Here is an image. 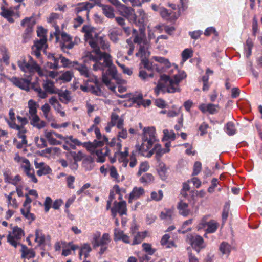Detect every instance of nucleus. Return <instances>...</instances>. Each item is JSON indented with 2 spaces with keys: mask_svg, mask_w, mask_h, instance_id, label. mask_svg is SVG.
Segmentation results:
<instances>
[{
  "mask_svg": "<svg viewBox=\"0 0 262 262\" xmlns=\"http://www.w3.org/2000/svg\"><path fill=\"white\" fill-rule=\"evenodd\" d=\"M49 103L53 106L54 109L57 111H60V109L61 108V105L59 103V101L57 99V98L53 96L49 99Z\"/></svg>",
  "mask_w": 262,
  "mask_h": 262,
  "instance_id": "obj_54",
  "label": "nucleus"
},
{
  "mask_svg": "<svg viewBox=\"0 0 262 262\" xmlns=\"http://www.w3.org/2000/svg\"><path fill=\"white\" fill-rule=\"evenodd\" d=\"M52 171L49 166L45 165L42 168L37 171V174L38 176L49 174Z\"/></svg>",
  "mask_w": 262,
  "mask_h": 262,
  "instance_id": "obj_55",
  "label": "nucleus"
},
{
  "mask_svg": "<svg viewBox=\"0 0 262 262\" xmlns=\"http://www.w3.org/2000/svg\"><path fill=\"white\" fill-rule=\"evenodd\" d=\"M193 56V51L191 49L187 48L184 50L182 53V60L186 61Z\"/></svg>",
  "mask_w": 262,
  "mask_h": 262,
  "instance_id": "obj_52",
  "label": "nucleus"
},
{
  "mask_svg": "<svg viewBox=\"0 0 262 262\" xmlns=\"http://www.w3.org/2000/svg\"><path fill=\"white\" fill-rule=\"evenodd\" d=\"M220 250L223 254H229L231 251V246L226 242H223L220 247Z\"/></svg>",
  "mask_w": 262,
  "mask_h": 262,
  "instance_id": "obj_51",
  "label": "nucleus"
},
{
  "mask_svg": "<svg viewBox=\"0 0 262 262\" xmlns=\"http://www.w3.org/2000/svg\"><path fill=\"white\" fill-rule=\"evenodd\" d=\"M118 11L120 15L127 19L129 21L137 24V16L135 10L130 7H127L125 5H121V7Z\"/></svg>",
  "mask_w": 262,
  "mask_h": 262,
  "instance_id": "obj_11",
  "label": "nucleus"
},
{
  "mask_svg": "<svg viewBox=\"0 0 262 262\" xmlns=\"http://www.w3.org/2000/svg\"><path fill=\"white\" fill-rule=\"evenodd\" d=\"M199 108L204 113L208 112L210 114H214L218 112L219 106L212 103L201 104Z\"/></svg>",
  "mask_w": 262,
  "mask_h": 262,
  "instance_id": "obj_21",
  "label": "nucleus"
},
{
  "mask_svg": "<svg viewBox=\"0 0 262 262\" xmlns=\"http://www.w3.org/2000/svg\"><path fill=\"white\" fill-rule=\"evenodd\" d=\"M71 154L74 159V162L76 163L78 161H81L84 157L83 154L80 151H78L77 153L75 151L71 152Z\"/></svg>",
  "mask_w": 262,
  "mask_h": 262,
  "instance_id": "obj_64",
  "label": "nucleus"
},
{
  "mask_svg": "<svg viewBox=\"0 0 262 262\" xmlns=\"http://www.w3.org/2000/svg\"><path fill=\"white\" fill-rule=\"evenodd\" d=\"M111 239L108 233H104L102 237L100 238V233L98 232L93 235L92 243L94 248L100 246L107 245L110 242Z\"/></svg>",
  "mask_w": 262,
  "mask_h": 262,
  "instance_id": "obj_14",
  "label": "nucleus"
},
{
  "mask_svg": "<svg viewBox=\"0 0 262 262\" xmlns=\"http://www.w3.org/2000/svg\"><path fill=\"white\" fill-rule=\"evenodd\" d=\"M73 68L77 70L81 75L89 78V79H91L93 76H91V72L85 65L80 64L77 61H74L73 63Z\"/></svg>",
  "mask_w": 262,
  "mask_h": 262,
  "instance_id": "obj_17",
  "label": "nucleus"
},
{
  "mask_svg": "<svg viewBox=\"0 0 262 262\" xmlns=\"http://www.w3.org/2000/svg\"><path fill=\"white\" fill-rule=\"evenodd\" d=\"M113 207L116 208L120 215L126 214V202L124 201H122L119 202H117L116 201H114Z\"/></svg>",
  "mask_w": 262,
  "mask_h": 262,
  "instance_id": "obj_26",
  "label": "nucleus"
},
{
  "mask_svg": "<svg viewBox=\"0 0 262 262\" xmlns=\"http://www.w3.org/2000/svg\"><path fill=\"white\" fill-rule=\"evenodd\" d=\"M22 246V257L28 258H33L35 257V252L30 249H28L27 247L23 245Z\"/></svg>",
  "mask_w": 262,
  "mask_h": 262,
  "instance_id": "obj_45",
  "label": "nucleus"
},
{
  "mask_svg": "<svg viewBox=\"0 0 262 262\" xmlns=\"http://www.w3.org/2000/svg\"><path fill=\"white\" fill-rule=\"evenodd\" d=\"M230 211V204L229 202H226L224 206L223 212H222V220L223 223H224L229 215Z\"/></svg>",
  "mask_w": 262,
  "mask_h": 262,
  "instance_id": "obj_50",
  "label": "nucleus"
},
{
  "mask_svg": "<svg viewBox=\"0 0 262 262\" xmlns=\"http://www.w3.org/2000/svg\"><path fill=\"white\" fill-rule=\"evenodd\" d=\"M136 15L137 16V24L142 25L147 20V14L141 8L137 10Z\"/></svg>",
  "mask_w": 262,
  "mask_h": 262,
  "instance_id": "obj_32",
  "label": "nucleus"
},
{
  "mask_svg": "<svg viewBox=\"0 0 262 262\" xmlns=\"http://www.w3.org/2000/svg\"><path fill=\"white\" fill-rule=\"evenodd\" d=\"M13 143L16 145L18 149H21L26 147L28 144L27 140H21V142H19L16 139H13Z\"/></svg>",
  "mask_w": 262,
  "mask_h": 262,
  "instance_id": "obj_62",
  "label": "nucleus"
},
{
  "mask_svg": "<svg viewBox=\"0 0 262 262\" xmlns=\"http://www.w3.org/2000/svg\"><path fill=\"white\" fill-rule=\"evenodd\" d=\"M139 31L140 33L137 34L135 36L134 42L139 45H141L142 43L145 44V29L143 27L140 28Z\"/></svg>",
  "mask_w": 262,
  "mask_h": 262,
  "instance_id": "obj_31",
  "label": "nucleus"
},
{
  "mask_svg": "<svg viewBox=\"0 0 262 262\" xmlns=\"http://www.w3.org/2000/svg\"><path fill=\"white\" fill-rule=\"evenodd\" d=\"M253 43L251 39L248 38L244 47L245 53L246 57L248 58L251 54Z\"/></svg>",
  "mask_w": 262,
  "mask_h": 262,
  "instance_id": "obj_43",
  "label": "nucleus"
},
{
  "mask_svg": "<svg viewBox=\"0 0 262 262\" xmlns=\"http://www.w3.org/2000/svg\"><path fill=\"white\" fill-rule=\"evenodd\" d=\"M31 80L29 77L28 78H21L16 77H12L9 78V81L15 86L27 92L29 91L31 85Z\"/></svg>",
  "mask_w": 262,
  "mask_h": 262,
  "instance_id": "obj_12",
  "label": "nucleus"
},
{
  "mask_svg": "<svg viewBox=\"0 0 262 262\" xmlns=\"http://www.w3.org/2000/svg\"><path fill=\"white\" fill-rule=\"evenodd\" d=\"M59 97V100L63 103H68L71 99L70 96V93L69 91L66 90L64 91H61L58 93Z\"/></svg>",
  "mask_w": 262,
  "mask_h": 262,
  "instance_id": "obj_39",
  "label": "nucleus"
},
{
  "mask_svg": "<svg viewBox=\"0 0 262 262\" xmlns=\"http://www.w3.org/2000/svg\"><path fill=\"white\" fill-rule=\"evenodd\" d=\"M48 58L50 60L47 62V67L50 69L56 70L58 69L59 58L61 55H55L54 54L49 53L47 55Z\"/></svg>",
  "mask_w": 262,
  "mask_h": 262,
  "instance_id": "obj_19",
  "label": "nucleus"
},
{
  "mask_svg": "<svg viewBox=\"0 0 262 262\" xmlns=\"http://www.w3.org/2000/svg\"><path fill=\"white\" fill-rule=\"evenodd\" d=\"M186 77V74L183 71H179L178 74H175L173 78L166 75H162L157 86L155 88L156 94L158 95L160 93H173L180 92L179 83Z\"/></svg>",
  "mask_w": 262,
  "mask_h": 262,
  "instance_id": "obj_2",
  "label": "nucleus"
},
{
  "mask_svg": "<svg viewBox=\"0 0 262 262\" xmlns=\"http://www.w3.org/2000/svg\"><path fill=\"white\" fill-rule=\"evenodd\" d=\"M72 76V72L70 71H68L62 74L60 76V79L66 82H69L71 80Z\"/></svg>",
  "mask_w": 262,
  "mask_h": 262,
  "instance_id": "obj_61",
  "label": "nucleus"
},
{
  "mask_svg": "<svg viewBox=\"0 0 262 262\" xmlns=\"http://www.w3.org/2000/svg\"><path fill=\"white\" fill-rule=\"evenodd\" d=\"M224 129L226 133L229 136H232L236 132L235 125L232 122H228L225 125Z\"/></svg>",
  "mask_w": 262,
  "mask_h": 262,
  "instance_id": "obj_44",
  "label": "nucleus"
},
{
  "mask_svg": "<svg viewBox=\"0 0 262 262\" xmlns=\"http://www.w3.org/2000/svg\"><path fill=\"white\" fill-rule=\"evenodd\" d=\"M93 7V5L87 2L77 4L74 9L77 17L74 19L75 28H77L83 22V16H88L89 12Z\"/></svg>",
  "mask_w": 262,
  "mask_h": 262,
  "instance_id": "obj_7",
  "label": "nucleus"
},
{
  "mask_svg": "<svg viewBox=\"0 0 262 262\" xmlns=\"http://www.w3.org/2000/svg\"><path fill=\"white\" fill-rule=\"evenodd\" d=\"M61 38L64 41V43L62 46V48L63 50L64 48L72 49L74 46V43L72 42L71 40V38L69 35L65 33L61 34Z\"/></svg>",
  "mask_w": 262,
  "mask_h": 262,
  "instance_id": "obj_35",
  "label": "nucleus"
},
{
  "mask_svg": "<svg viewBox=\"0 0 262 262\" xmlns=\"http://www.w3.org/2000/svg\"><path fill=\"white\" fill-rule=\"evenodd\" d=\"M178 209L179 210V213L183 216H187L190 213V210L188 208V204L182 201L179 203Z\"/></svg>",
  "mask_w": 262,
  "mask_h": 262,
  "instance_id": "obj_29",
  "label": "nucleus"
},
{
  "mask_svg": "<svg viewBox=\"0 0 262 262\" xmlns=\"http://www.w3.org/2000/svg\"><path fill=\"white\" fill-rule=\"evenodd\" d=\"M30 119V124L34 127L38 129H41L45 127L46 122L40 120L39 117L37 114L31 115L29 116Z\"/></svg>",
  "mask_w": 262,
  "mask_h": 262,
  "instance_id": "obj_22",
  "label": "nucleus"
},
{
  "mask_svg": "<svg viewBox=\"0 0 262 262\" xmlns=\"http://www.w3.org/2000/svg\"><path fill=\"white\" fill-rule=\"evenodd\" d=\"M45 135L50 144L52 145H60L62 143L61 141L56 140V138L60 139L67 144H69L73 149H75L76 145H80L81 144V143L78 139L73 138V136L64 137L61 134H58L55 131H46Z\"/></svg>",
  "mask_w": 262,
  "mask_h": 262,
  "instance_id": "obj_5",
  "label": "nucleus"
},
{
  "mask_svg": "<svg viewBox=\"0 0 262 262\" xmlns=\"http://www.w3.org/2000/svg\"><path fill=\"white\" fill-rule=\"evenodd\" d=\"M122 34L121 30L118 28H114L109 31L108 36L111 40L116 43L118 41L119 36Z\"/></svg>",
  "mask_w": 262,
  "mask_h": 262,
  "instance_id": "obj_30",
  "label": "nucleus"
},
{
  "mask_svg": "<svg viewBox=\"0 0 262 262\" xmlns=\"http://www.w3.org/2000/svg\"><path fill=\"white\" fill-rule=\"evenodd\" d=\"M59 60H61V63H62V66L64 67H69V68H73V63H74V61H70L68 58L62 56L61 55V57H60Z\"/></svg>",
  "mask_w": 262,
  "mask_h": 262,
  "instance_id": "obj_60",
  "label": "nucleus"
},
{
  "mask_svg": "<svg viewBox=\"0 0 262 262\" xmlns=\"http://www.w3.org/2000/svg\"><path fill=\"white\" fill-rule=\"evenodd\" d=\"M47 38L45 37L41 38L39 40H37L34 42V49L37 50L36 49H40L41 50H45L47 47Z\"/></svg>",
  "mask_w": 262,
  "mask_h": 262,
  "instance_id": "obj_42",
  "label": "nucleus"
},
{
  "mask_svg": "<svg viewBox=\"0 0 262 262\" xmlns=\"http://www.w3.org/2000/svg\"><path fill=\"white\" fill-rule=\"evenodd\" d=\"M9 119H6V121L9 127L11 128H17L18 125L15 123L16 118H15V114L14 112V110L11 108L9 110Z\"/></svg>",
  "mask_w": 262,
  "mask_h": 262,
  "instance_id": "obj_33",
  "label": "nucleus"
},
{
  "mask_svg": "<svg viewBox=\"0 0 262 262\" xmlns=\"http://www.w3.org/2000/svg\"><path fill=\"white\" fill-rule=\"evenodd\" d=\"M121 142V141H119V139L113 138L111 139V141L108 142V141L105 143H107V145L110 147H116V150H121L122 148Z\"/></svg>",
  "mask_w": 262,
  "mask_h": 262,
  "instance_id": "obj_47",
  "label": "nucleus"
},
{
  "mask_svg": "<svg viewBox=\"0 0 262 262\" xmlns=\"http://www.w3.org/2000/svg\"><path fill=\"white\" fill-rule=\"evenodd\" d=\"M128 149L127 147H125L123 152L121 150L117 149L115 152V157L119 162L122 163V166L124 167H126L128 163V160L127 159L128 155Z\"/></svg>",
  "mask_w": 262,
  "mask_h": 262,
  "instance_id": "obj_18",
  "label": "nucleus"
},
{
  "mask_svg": "<svg viewBox=\"0 0 262 262\" xmlns=\"http://www.w3.org/2000/svg\"><path fill=\"white\" fill-rule=\"evenodd\" d=\"M159 14L163 18L168 19L170 18L171 13L167 9L163 7V8L161 9Z\"/></svg>",
  "mask_w": 262,
  "mask_h": 262,
  "instance_id": "obj_63",
  "label": "nucleus"
},
{
  "mask_svg": "<svg viewBox=\"0 0 262 262\" xmlns=\"http://www.w3.org/2000/svg\"><path fill=\"white\" fill-rule=\"evenodd\" d=\"M28 60L25 58H21L17 62L20 69L25 73L32 74L37 72L39 76L43 75L42 71L39 66L36 62L31 56H28Z\"/></svg>",
  "mask_w": 262,
  "mask_h": 262,
  "instance_id": "obj_6",
  "label": "nucleus"
},
{
  "mask_svg": "<svg viewBox=\"0 0 262 262\" xmlns=\"http://www.w3.org/2000/svg\"><path fill=\"white\" fill-rule=\"evenodd\" d=\"M154 180V177L150 173H146L140 178V181L142 183H149L153 181Z\"/></svg>",
  "mask_w": 262,
  "mask_h": 262,
  "instance_id": "obj_58",
  "label": "nucleus"
},
{
  "mask_svg": "<svg viewBox=\"0 0 262 262\" xmlns=\"http://www.w3.org/2000/svg\"><path fill=\"white\" fill-rule=\"evenodd\" d=\"M38 104L34 100L31 99L28 102L29 113L30 116L37 114V107Z\"/></svg>",
  "mask_w": 262,
  "mask_h": 262,
  "instance_id": "obj_46",
  "label": "nucleus"
},
{
  "mask_svg": "<svg viewBox=\"0 0 262 262\" xmlns=\"http://www.w3.org/2000/svg\"><path fill=\"white\" fill-rule=\"evenodd\" d=\"M163 196V193L161 190H159L158 192L153 191L151 193V199L155 201H159L162 200Z\"/></svg>",
  "mask_w": 262,
  "mask_h": 262,
  "instance_id": "obj_56",
  "label": "nucleus"
},
{
  "mask_svg": "<svg viewBox=\"0 0 262 262\" xmlns=\"http://www.w3.org/2000/svg\"><path fill=\"white\" fill-rule=\"evenodd\" d=\"M186 242L191 245L192 248L199 253L201 249L204 248L203 238L200 235L190 234L187 235Z\"/></svg>",
  "mask_w": 262,
  "mask_h": 262,
  "instance_id": "obj_10",
  "label": "nucleus"
},
{
  "mask_svg": "<svg viewBox=\"0 0 262 262\" xmlns=\"http://www.w3.org/2000/svg\"><path fill=\"white\" fill-rule=\"evenodd\" d=\"M18 128H12V129L17 130L18 131L17 133V137L23 140H27L26 139V133L27 132L26 129L22 125H18Z\"/></svg>",
  "mask_w": 262,
  "mask_h": 262,
  "instance_id": "obj_48",
  "label": "nucleus"
},
{
  "mask_svg": "<svg viewBox=\"0 0 262 262\" xmlns=\"http://www.w3.org/2000/svg\"><path fill=\"white\" fill-rule=\"evenodd\" d=\"M95 134L97 139L93 142L85 143V146L89 150L96 154L98 162L103 163L105 161V157L108 155L110 150L107 147L101 150L96 149L103 146L108 141V138L101 135L98 127L95 128Z\"/></svg>",
  "mask_w": 262,
  "mask_h": 262,
  "instance_id": "obj_3",
  "label": "nucleus"
},
{
  "mask_svg": "<svg viewBox=\"0 0 262 262\" xmlns=\"http://www.w3.org/2000/svg\"><path fill=\"white\" fill-rule=\"evenodd\" d=\"M143 250L147 253L148 255H152L154 254L156 250L152 248L151 244L144 243L142 244Z\"/></svg>",
  "mask_w": 262,
  "mask_h": 262,
  "instance_id": "obj_53",
  "label": "nucleus"
},
{
  "mask_svg": "<svg viewBox=\"0 0 262 262\" xmlns=\"http://www.w3.org/2000/svg\"><path fill=\"white\" fill-rule=\"evenodd\" d=\"M173 209L165 208L162 211L160 215V217L161 220H164L167 222H170L173 218Z\"/></svg>",
  "mask_w": 262,
  "mask_h": 262,
  "instance_id": "obj_24",
  "label": "nucleus"
},
{
  "mask_svg": "<svg viewBox=\"0 0 262 262\" xmlns=\"http://www.w3.org/2000/svg\"><path fill=\"white\" fill-rule=\"evenodd\" d=\"M164 137L163 139L164 140H174L176 139V134L172 130H168V129H164L163 131Z\"/></svg>",
  "mask_w": 262,
  "mask_h": 262,
  "instance_id": "obj_49",
  "label": "nucleus"
},
{
  "mask_svg": "<svg viewBox=\"0 0 262 262\" xmlns=\"http://www.w3.org/2000/svg\"><path fill=\"white\" fill-rule=\"evenodd\" d=\"M200 225H201L202 227L206 226V232L209 233L215 232L219 225V223L214 220H210L208 222H205L204 221V217L202 219Z\"/></svg>",
  "mask_w": 262,
  "mask_h": 262,
  "instance_id": "obj_20",
  "label": "nucleus"
},
{
  "mask_svg": "<svg viewBox=\"0 0 262 262\" xmlns=\"http://www.w3.org/2000/svg\"><path fill=\"white\" fill-rule=\"evenodd\" d=\"M156 153V157L157 159H159L164 154L169 152L170 149L162 148L161 146L159 144H156L154 147Z\"/></svg>",
  "mask_w": 262,
  "mask_h": 262,
  "instance_id": "obj_40",
  "label": "nucleus"
},
{
  "mask_svg": "<svg viewBox=\"0 0 262 262\" xmlns=\"http://www.w3.org/2000/svg\"><path fill=\"white\" fill-rule=\"evenodd\" d=\"M35 241L38 243V245L40 246L43 244L45 242L46 237L42 231L40 229H37L35 230Z\"/></svg>",
  "mask_w": 262,
  "mask_h": 262,
  "instance_id": "obj_41",
  "label": "nucleus"
},
{
  "mask_svg": "<svg viewBox=\"0 0 262 262\" xmlns=\"http://www.w3.org/2000/svg\"><path fill=\"white\" fill-rule=\"evenodd\" d=\"M149 168V165L147 162H144L140 164L139 171L138 172V175L141 176V174L147 171Z\"/></svg>",
  "mask_w": 262,
  "mask_h": 262,
  "instance_id": "obj_59",
  "label": "nucleus"
},
{
  "mask_svg": "<svg viewBox=\"0 0 262 262\" xmlns=\"http://www.w3.org/2000/svg\"><path fill=\"white\" fill-rule=\"evenodd\" d=\"M144 193V190L142 187H135L130 192L129 198L128 202L131 203L133 200L137 199L140 196L143 195Z\"/></svg>",
  "mask_w": 262,
  "mask_h": 262,
  "instance_id": "obj_27",
  "label": "nucleus"
},
{
  "mask_svg": "<svg viewBox=\"0 0 262 262\" xmlns=\"http://www.w3.org/2000/svg\"><path fill=\"white\" fill-rule=\"evenodd\" d=\"M114 120V126H116L118 129H121L124 125V119L119 117L115 113H112L111 116V121Z\"/></svg>",
  "mask_w": 262,
  "mask_h": 262,
  "instance_id": "obj_28",
  "label": "nucleus"
},
{
  "mask_svg": "<svg viewBox=\"0 0 262 262\" xmlns=\"http://www.w3.org/2000/svg\"><path fill=\"white\" fill-rule=\"evenodd\" d=\"M158 172L162 180H164L167 178V168L164 163L160 162L159 164Z\"/></svg>",
  "mask_w": 262,
  "mask_h": 262,
  "instance_id": "obj_38",
  "label": "nucleus"
},
{
  "mask_svg": "<svg viewBox=\"0 0 262 262\" xmlns=\"http://www.w3.org/2000/svg\"><path fill=\"white\" fill-rule=\"evenodd\" d=\"M35 24V20L32 17H26L21 20V26L26 28L24 32L22 34V42L23 43L27 42L31 38L33 28Z\"/></svg>",
  "mask_w": 262,
  "mask_h": 262,
  "instance_id": "obj_9",
  "label": "nucleus"
},
{
  "mask_svg": "<svg viewBox=\"0 0 262 262\" xmlns=\"http://www.w3.org/2000/svg\"><path fill=\"white\" fill-rule=\"evenodd\" d=\"M100 7L103 13L109 18H113L115 17L114 9L110 5H101Z\"/></svg>",
  "mask_w": 262,
  "mask_h": 262,
  "instance_id": "obj_34",
  "label": "nucleus"
},
{
  "mask_svg": "<svg viewBox=\"0 0 262 262\" xmlns=\"http://www.w3.org/2000/svg\"><path fill=\"white\" fill-rule=\"evenodd\" d=\"M2 11L1 12V15L10 23H13L14 21L13 16L14 15V11L11 9H7L4 7H2Z\"/></svg>",
  "mask_w": 262,
  "mask_h": 262,
  "instance_id": "obj_25",
  "label": "nucleus"
},
{
  "mask_svg": "<svg viewBox=\"0 0 262 262\" xmlns=\"http://www.w3.org/2000/svg\"><path fill=\"white\" fill-rule=\"evenodd\" d=\"M25 174L30 179L31 181L35 183L37 182V179L34 174V170L33 169L30 168L28 170L24 171Z\"/></svg>",
  "mask_w": 262,
  "mask_h": 262,
  "instance_id": "obj_57",
  "label": "nucleus"
},
{
  "mask_svg": "<svg viewBox=\"0 0 262 262\" xmlns=\"http://www.w3.org/2000/svg\"><path fill=\"white\" fill-rule=\"evenodd\" d=\"M134 103H137L138 105H143L145 107L148 106L151 104V100L149 99L144 100L142 94H140L136 96H133L131 98Z\"/></svg>",
  "mask_w": 262,
  "mask_h": 262,
  "instance_id": "obj_23",
  "label": "nucleus"
},
{
  "mask_svg": "<svg viewBox=\"0 0 262 262\" xmlns=\"http://www.w3.org/2000/svg\"><path fill=\"white\" fill-rule=\"evenodd\" d=\"M156 130L154 127H145L143 129V134L142 136V143L139 148V152L143 155L145 156V152L152 146L154 143L156 141L155 136ZM155 152L154 149L147 152L146 155L147 157H151Z\"/></svg>",
  "mask_w": 262,
  "mask_h": 262,
  "instance_id": "obj_4",
  "label": "nucleus"
},
{
  "mask_svg": "<svg viewBox=\"0 0 262 262\" xmlns=\"http://www.w3.org/2000/svg\"><path fill=\"white\" fill-rule=\"evenodd\" d=\"M153 58L156 61L163 64V68L164 67L166 69L171 67L172 68L171 70L168 71L169 73H173L174 71H178L177 65L174 63L171 64L168 59L160 56H155Z\"/></svg>",
  "mask_w": 262,
  "mask_h": 262,
  "instance_id": "obj_16",
  "label": "nucleus"
},
{
  "mask_svg": "<svg viewBox=\"0 0 262 262\" xmlns=\"http://www.w3.org/2000/svg\"><path fill=\"white\" fill-rule=\"evenodd\" d=\"M90 82H92L95 83V85H90V91L93 94L97 96H101L102 95L103 92L101 89L102 84L96 76H93V78L90 80H88Z\"/></svg>",
  "mask_w": 262,
  "mask_h": 262,
  "instance_id": "obj_15",
  "label": "nucleus"
},
{
  "mask_svg": "<svg viewBox=\"0 0 262 262\" xmlns=\"http://www.w3.org/2000/svg\"><path fill=\"white\" fill-rule=\"evenodd\" d=\"M92 251V248L90 245V244L88 243H85L83 244L79 251V257L81 258L82 255H84V258L86 259L89 256V253Z\"/></svg>",
  "mask_w": 262,
  "mask_h": 262,
  "instance_id": "obj_37",
  "label": "nucleus"
},
{
  "mask_svg": "<svg viewBox=\"0 0 262 262\" xmlns=\"http://www.w3.org/2000/svg\"><path fill=\"white\" fill-rule=\"evenodd\" d=\"M84 33V40L91 46L96 55L95 63L93 66L94 71H102V81L109 89L115 91L116 86L112 85V79H117V71L116 67L113 65L112 58L109 53L102 52L108 51L110 46L102 36H99L95 32V29L90 25H84L81 30Z\"/></svg>",
  "mask_w": 262,
  "mask_h": 262,
  "instance_id": "obj_1",
  "label": "nucleus"
},
{
  "mask_svg": "<svg viewBox=\"0 0 262 262\" xmlns=\"http://www.w3.org/2000/svg\"><path fill=\"white\" fill-rule=\"evenodd\" d=\"M147 235V231L138 232L134 235V240L132 245H135L141 243Z\"/></svg>",
  "mask_w": 262,
  "mask_h": 262,
  "instance_id": "obj_36",
  "label": "nucleus"
},
{
  "mask_svg": "<svg viewBox=\"0 0 262 262\" xmlns=\"http://www.w3.org/2000/svg\"><path fill=\"white\" fill-rule=\"evenodd\" d=\"M24 235V232L22 229L18 227L13 228L12 234H9L7 236V241L12 246L16 248L19 243L17 242L21 239Z\"/></svg>",
  "mask_w": 262,
  "mask_h": 262,
  "instance_id": "obj_13",
  "label": "nucleus"
},
{
  "mask_svg": "<svg viewBox=\"0 0 262 262\" xmlns=\"http://www.w3.org/2000/svg\"><path fill=\"white\" fill-rule=\"evenodd\" d=\"M42 86L45 91L34 83L31 84L32 89L37 93V96L41 99L46 98L48 96L47 93L55 94L58 93L57 91L58 90L56 89L54 83L52 80L47 79L43 81Z\"/></svg>",
  "mask_w": 262,
  "mask_h": 262,
  "instance_id": "obj_8",
  "label": "nucleus"
}]
</instances>
